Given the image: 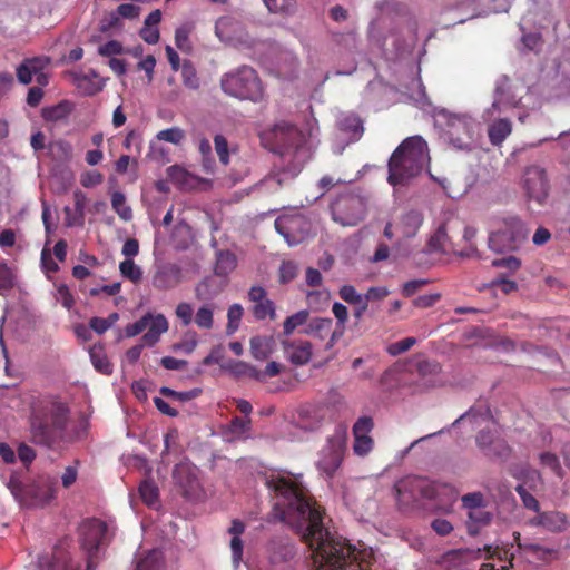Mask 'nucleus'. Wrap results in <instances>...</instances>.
Returning <instances> with one entry per match:
<instances>
[{
  "instance_id": "obj_26",
  "label": "nucleus",
  "mask_w": 570,
  "mask_h": 570,
  "mask_svg": "<svg viewBox=\"0 0 570 570\" xmlns=\"http://www.w3.org/2000/svg\"><path fill=\"white\" fill-rule=\"evenodd\" d=\"M237 266V258L229 250H222L217 254L215 264V274L218 276H227Z\"/></svg>"
},
{
  "instance_id": "obj_51",
  "label": "nucleus",
  "mask_w": 570,
  "mask_h": 570,
  "mask_svg": "<svg viewBox=\"0 0 570 570\" xmlns=\"http://www.w3.org/2000/svg\"><path fill=\"white\" fill-rule=\"evenodd\" d=\"M104 180L102 174L98 170H87L80 175V184L85 188H92L100 185Z\"/></svg>"
},
{
  "instance_id": "obj_61",
  "label": "nucleus",
  "mask_w": 570,
  "mask_h": 570,
  "mask_svg": "<svg viewBox=\"0 0 570 570\" xmlns=\"http://www.w3.org/2000/svg\"><path fill=\"white\" fill-rule=\"evenodd\" d=\"M13 285V276L9 266L4 262H0V289L11 288Z\"/></svg>"
},
{
  "instance_id": "obj_31",
  "label": "nucleus",
  "mask_w": 570,
  "mask_h": 570,
  "mask_svg": "<svg viewBox=\"0 0 570 570\" xmlns=\"http://www.w3.org/2000/svg\"><path fill=\"white\" fill-rule=\"evenodd\" d=\"M181 79L185 87L197 90L199 88V78L194 65L189 60H185L181 65Z\"/></svg>"
},
{
  "instance_id": "obj_27",
  "label": "nucleus",
  "mask_w": 570,
  "mask_h": 570,
  "mask_svg": "<svg viewBox=\"0 0 570 570\" xmlns=\"http://www.w3.org/2000/svg\"><path fill=\"white\" fill-rule=\"evenodd\" d=\"M468 531L470 534L478 533L481 527L487 525L491 521V513L483 508L472 509V511L468 512Z\"/></svg>"
},
{
  "instance_id": "obj_58",
  "label": "nucleus",
  "mask_w": 570,
  "mask_h": 570,
  "mask_svg": "<svg viewBox=\"0 0 570 570\" xmlns=\"http://www.w3.org/2000/svg\"><path fill=\"white\" fill-rule=\"evenodd\" d=\"M236 372L237 374L246 375L248 377H252L256 381H264V374L262 371L257 370L255 366L249 365L247 363H238L236 365Z\"/></svg>"
},
{
  "instance_id": "obj_3",
  "label": "nucleus",
  "mask_w": 570,
  "mask_h": 570,
  "mask_svg": "<svg viewBox=\"0 0 570 570\" xmlns=\"http://www.w3.org/2000/svg\"><path fill=\"white\" fill-rule=\"evenodd\" d=\"M426 158L428 145L422 137L404 139L390 157L387 181L392 186L405 185L422 171Z\"/></svg>"
},
{
  "instance_id": "obj_50",
  "label": "nucleus",
  "mask_w": 570,
  "mask_h": 570,
  "mask_svg": "<svg viewBox=\"0 0 570 570\" xmlns=\"http://www.w3.org/2000/svg\"><path fill=\"white\" fill-rule=\"evenodd\" d=\"M416 340L414 337H406L395 343H392L387 347V352L392 356H397L406 351H409L412 346H414Z\"/></svg>"
},
{
  "instance_id": "obj_45",
  "label": "nucleus",
  "mask_w": 570,
  "mask_h": 570,
  "mask_svg": "<svg viewBox=\"0 0 570 570\" xmlns=\"http://www.w3.org/2000/svg\"><path fill=\"white\" fill-rule=\"evenodd\" d=\"M497 438H498V435L495 434V432L488 430V429H483L478 433V435L475 438V442H476V445L479 446V449L483 453H485L489 450V448L492 445V443L495 441Z\"/></svg>"
},
{
  "instance_id": "obj_19",
  "label": "nucleus",
  "mask_w": 570,
  "mask_h": 570,
  "mask_svg": "<svg viewBox=\"0 0 570 570\" xmlns=\"http://www.w3.org/2000/svg\"><path fill=\"white\" fill-rule=\"evenodd\" d=\"M285 353L293 364L304 365L312 358V344L304 340L285 343Z\"/></svg>"
},
{
  "instance_id": "obj_10",
  "label": "nucleus",
  "mask_w": 570,
  "mask_h": 570,
  "mask_svg": "<svg viewBox=\"0 0 570 570\" xmlns=\"http://www.w3.org/2000/svg\"><path fill=\"white\" fill-rule=\"evenodd\" d=\"M57 487L55 479L40 478L27 484L22 505L29 508H42L56 498Z\"/></svg>"
},
{
  "instance_id": "obj_8",
  "label": "nucleus",
  "mask_w": 570,
  "mask_h": 570,
  "mask_svg": "<svg viewBox=\"0 0 570 570\" xmlns=\"http://www.w3.org/2000/svg\"><path fill=\"white\" fill-rule=\"evenodd\" d=\"M108 525L100 519H87L79 527L81 548L87 552V568L92 564V558L99 548L107 543Z\"/></svg>"
},
{
  "instance_id": "obj_16",
  "label": "nucleus",
  "mask_w": 570,
  "mask_h": 570,
  "mask_svg": "<svg viewBox=\"0 0 570 570\" xmlns=\"http://www.w3.org/2000/svg\"><path fill=\"white\" fill-rule=\"evenodd\" d=\"M530 523L542 527L550 532H562L568 527V519L564 513L559 511L539 512Z\"/></svg>"
},
{
  "instance_id": "obj_34",
  "label": "nucleus",
  "mask_w": 570,
  "mask_h": 570,
  "mask_svg": "<svg viewBox=\"0 0 570 570\" xmlns=\"http://www.w3.org/2000/svg\"><path fill=\"white\" fill-rule=\"evenodd\" d=\"M309 313L307 311H299L288 316L283 324V332L286 335L292 334L298 326L305 324L308 320Z\"/></svg>"
},
{
  "instance_id": "obj_48",
  "label": "nucleus",
  "mask_w": 570,
  "mask_h": 570,
  "mask_svg": "<svg viewBox=\"0 0 570 570\" xmlns=\"http://www.w3.org/2000/svg\"><path fill=\"white\" fill-rule=\"evenodd\" d=\"M215 150L218 155V158L223 165H228L229 163V151H228V142L223 135H216L214 138Z\"/></svg>"
},
{
  "instance_id": "obj_25",
  "label": "nucleus",
  "mask_w": 570,
  "mask_h": 570,
  "mask_svg": "<svg viewBox=\"0 0 570 570\" xmlns=\"http://www.w3.org/2000/svg\"><path fill=\"white\" fill-rule=\"evenodd\" d=\"M428 247L431 252H454V248L452 246V243L450 242L444 224L440 225L438 229L434 232V234L430 237L428 242Z\"/></svg>"
},
{
  "instance_id": "obj_13",
  "label": "nucleus",
  "mask_w": 570,
  "mask_h": 570,
  "mask_svg": "<svg viewBox=\"0 0 570 570\" xmlns=\"http://www.w3.org/2000/svg\"><path fill=\"white\" fill-rule=\"evenodd\" d=\"M173 479L184 498L194 500L199 497L202 488L194 466L184 462L176 464L173 471Z\"/></svg>"
},
{
  "instance_id": "obj_11",
  "label": "nucleus",
  "mask_w": 570,
  "mask_h": 570,
  "mask_svg": "<svg viewBox=\"0 0 570 570\" xmlns=\"http://www.w3.org/2000/svg\"><path fill=\"white\" fill-rule=\"evenodd\" d=\"M522 186L525 196L539 205H542L549 195V180L547 173L539 166H529L525 168L522 179Z\"/></svg>"
},
{
  "instance_id": "obj_17",
  "label": "nucleus",
  "mask_w": 570,
  "mask_h": 570,
  "mask_svg": "<svg viewBox=\"0 0 570 570\" xmlns=\"http://www.w3.org/2000/svg\"><path fill=\"white\" fill-rule=\"evenodd\" d=\"M333 322L331 318H322L317 317L311 321L308 324V330L306 331L308 334L324 341L327 340L325 347L331 348L336 343V341L341 337L338 336L337 330H332Z\"/></svg>"
},
{
  "instance_id": "obj_52",
  "label": "nucleus",
  "mask_w": 570,
  "mask_h": 570,
  "mask_svg": "<svg viewBox=\"0 0 570 570\" xmlns=\"http://www.w3.org/2000/svg\"><path fill=\"white\" fill-rule=\"evenodd\" d=\"M462 504L469 511L484 507V497L481 492H472L462 497Z\"/></svg>"
},
{
  "instance_id": "obj_57",
  "label": "nucleus",
  "mask_w": 570,
  "mask_h": 570,
  "mask_svg": "<svg viewBox=\"0 0 570 570\" xmlns=\"http://www.w3.org/2000/svg\"><path fill=\"white\" fill-rule=\"evenodd\" d=\"M122 45L117 40H109L98 48V53L102 57H112L122 53Z\"/></svg>"
},
{
  "instance_id": "obj_63",
  "label": "nucleus",
  "mask_w": 570,
  "mask_h": 570,
  "mask_svg": "<svg viewBox=\"0 0 570 570\" xmlns=\"http://www.w3.org/2000/svg\"><path fill=\"white\" fill-rule=\"evenodd\" d=\"M75 464L76 465L73 466H67L61 475V483L66 489L70 488L78 478L77 465L79 464V461H76Z\"/></svg>"
},
{
  "instance_id": "obj_5",
  "label": "nucleus",
  "mask_w": 570,
  "mask_h": 570,
  "mask_svg": "<svg viewBox=\"0 0 570 570\" xmlns=\"http://www.w3.org/2000/svg\"><path fill=\"white\" fill-rule=\"evenodd\" d=\"M222 90L232 97L259 101L264 89L257 72L248 66H242L235 71L225 73L220 80Z\"/></svg>"
},
{
  "instance_id": "obj_42",
  "label": "nucleus",
  "mask_w": 570,
  "mask_h": 570,
  "mask_svg": "<svg viewBox=\"0 0 570 570\" xmlns=\"http://www.w3.org/2000/svg\"><path fill=\"white\" fill-rule=\"evenodd\" d=\"M184 130L178 127H171L164 130H160L157 134V138L163 141L171 142L175 145H179L184 139Z\"/></svg>"
},
{
  "instance_id": "obj_24",
  "label": "nucleus",
  "mask_w": 570,
  "mask_h": 570,
  "mask_svg": "<svg viewBox=\"0 0 570 570\" xmlns=\"http://www.w3.org/2000/svg\"><path fill=\"white\" fill-rule=\"evenodd\" d=\"M89 355L97 372L105 375H110L112 373V364L109 362L105 347L101 344H95L89 350Z\"/></svg>"
},
{
  "instance_id": "obj_60",
  "label": "nucleus",
  "mask_w": 570,
  "mask_h": 570,
  "mask_svg": "<svg viewBox=\"0 0 570 570\" xmlns=\"http://www.w3.org/2000/svg\"><path fill=\"white\" fill-rule=\"evenodd\" d=\"M494 267H503L510 272H515L521 266V261L515 256H508L502 258H497L492 262Z\"/></svg>"
},
{
  "instance_id": "obj_4",
  "label": "nucleus",
  "mask_w": 570,
  "mask_h": 570,
  "mask_svg": "<svg viewBox=\"0 0 570 570\" xmlns=\"http://www.w3.org/2000/svg\"><path fill=\"white\" fill-rule=\"evenodd\" d=\"M397 501L403 505H416L422 500L434 502L441 509L455 501L453 489L446 484L430 482L417 476H407L395 484Z\"/></svg>"
},
{
  "instance_id": "obj_47",
  "label": "nucleus",
  "mask_w": 570,
  "mask_h": 570,
  "mask_svg": "<svg viewBox=\"0 0 570 570\" xmlns=\"http://www.w3.org/2000/svg\"><path fill=\"white\" fill-rule=\"evenodd\" d=\"M515 491L527 509L532 510L537 513L540 512V504L538 500L531 493H529L523 485H518L515 488Z\"/></svg>"
},
{
  "instance_id": "obj_30",
  "label": "nucleus",
  "mask_w": 570,
  "mask_h": 570,
  "mask_svg": "<svg viewBox=\"0 0 570 570\" xmlns=\"http://www.w3.org/2000/svg\"><path fill=\"white\" fill-rule=\"evenodd\" d=\"M119 271L122 277L129 279L130 282L137 284L142 278L141 268L135 264L131 258H127L119 264Z\"/></svg>"
},
{
  "instance_id": "obj_46",
  "label": "nucleus",
  "mask_w": 570,
  "mask_h": 570,
  "mask_svg": "<svg viewBox=\"0 0 570 570\" xmlns=\"http://www.w3.org/2000/svg\"><path fill=\"white\" fill-rule=\"evenodd\" d=\"M340 297L348 304H361L364 303L363 295L358 294L354 286L343 285L340 288Z\"/></svg>"
},
{
  "instance_id": "obj_6",
  "label": "nucleus",
  "mask_w": 570,
  "mask_h": 570,
  "mask_svg": "<svg viewBox=\"0 0 570 570\" xmlns=\"http://www.w3.org/2000/svg\"><path fill=\"white\" fill-rule=\"evenodd\" d=\"M529 236V229L524 223L515 216L503 219L502 227L492 232L489 236V247L497 252L518 250Z\"/></svg>"
},
{
  "instance_id": "obj_14",
  "label": "nucleus",
  "mask_w": 570,
  "mask_h": 570,
  "mask_svg": "<svg viewBox=\"0 0 570 570\" xmlns=\"http://www.w3.org/2000/svg\"><path fill=\"white\" fill-rule=\"evenodd\" d=\"M181 282V269L176 264L159 266L153 276V286L158 291H168L178 286Z\"/></svg>"
},
{
  "instance_id": "obj_1",
  "label": "nucleus",
  "mask_w": 570,
  "mask_h": 570,
  "mask_svg": "<svg viewBox=\"0 0 570 570\" xmlns=\"http://www.w3.org/2000/svg\"><path fill=\"white\" fill-rule=\"evenodd\" d=\"M267 488L274 493L268 521L289 525L312 550V570H365L360 552L324 525L325 510L301 483L271 475Z\"/></svg>"
},
{
  "instance_id": "obj_44",
  "label": "nucleus",
  "mask_w": 570,
  "mask_h": 570,
  "mask_svg": "<svg viewBox=\"0 0 570 570\" xmlns=\"http://www.w3.org/2000/svg\"><path fill=\"white\" fill-rule=\"evenodd\" d=\"M332 312L337 320L336 330L338 331V336H342L345 328V323L348 318L347 307L342 303L335 302L333 304Z\"/></svg>"
},
{
  "instance_id": "obj_12",
  "label": "nucleus",
  "mask_w": 570,
  "mask_h": 570,
  "mask_svg": "<svg viewBox=\"0 0 570 570\" xmlns=\"http://www.w3.org/2000/svg\"><path fill=\"white\" fill-rule=\"evenodd\" d=\"M35 570H77L69 553V541L60 540L51 553L38 557Z\"/></svg>"
},
{
  "instance_id": "obj_38",
  "label": "nucleus",
  "mask_w": 570,
  "mask_h": 570,
  "mask_svg": "<svg viewBox=\"0 0 570 570\" xmlns=\"http://www.w3.org/2000/svg\"><path fill=\"white\" fill-rule=\"evenodd\" d=\"M540 464L549 468L556 475L562 476L563 470L560 464L559 458L551 452H542L539 455Z\"/></svg>"
},
{
  "instance_id": "obj_21",
  "label": "nucleus",
  "mask_w": 570,
  "mask_h": 570,
  "mask_svg": "<svg viewBox=\"0 0 570 570\" xmlns=\"http://www.w3.org/2000/svg\"><path fill=\"white\" fill-rule=\"evenodd\" d=\"M512 131V124L508 118H499L488 127L489 140L493 146H501Z\"/></svg>"
},
{
  "instance_id": "obj_39",
  "label": "nucleus",
  "mask_w": 570,
  "mask_h": 570,
  "mask_svg": "<svg viewBox=\"0 0 570 570\" xmlns=\"http://www.w3.org/2000/svg\"><path fill=\"white\" fill-rule=\"evenodd\" d=\"M160 569V553L153 550L147 556L137 562L136 570H159Z\"/></svg>"
},
{
  "instance_id": "obj_56",
  "label": "nucleus",
  "mask_w": 570,
  "mask_h": 570,
  "mask_svg": "<svg viewBox=\"0 0 570 570\" xmlns=\"http://www.w3.org/2000/svg\"><path fill=\"white\" fill-rule=\"evenodd\" d=\"M297 169L274 171L268 176L267 181L275 183L278 186H283L288 180L293 179L297 175Z\"/></svg>"
},
{
  "instance_id": "obj_28",
  "label": "nucleus",
  "mask_w": 570,
  "mask_h": 570,
  "mask_svg": "<svg viewBox=\"0 0 570 570\" xmlns=\"http://www.w3.org/2000/svg\"><path fill=\"white\" fill-rule=\"evenodd\" d=\"M111 207L124 222H129L132 219V209L127 205L126 196L124 193L114 191L111 194Z\"/></svg>"
},
{
  "instance_id": "obj_29",
  "label": "nucleus",
  "mask_w": 570,
  "mask_h": 570,
  "mask_svg": "<svg viewBox=\"0 0 570 570\" xmlns=\"http://www.w3.org/2000/svg\"><path fill=\"white\" fill-rule=\"evenodd\" d=\"M250 353L255 360H266L271 354V340L264 336L252 337Z\"/></svg>"
},
{
  "instance_id": "obj_59",
  "label": "nucleus",
  "mask_w": 570,
  "mask_h": 570,
  "mask_svg": "<svg viewBox=\"0 0 570 570\" xmlns=\"http://www.w3.org/2000/svg\"><path fill=\"white\" fill-rule=\"evenodd\" d=\"M58 292V299L61 303V305L70 311L72 306L75 305V298L72 293L70 292L69 287L65 284H61L57 288Z\"/></svg>"
},
{
  "instance_id": "obj_7",
  "label": "nucleus",
  "mask_w": 570,
  "mask_h": 570,
  "mask_svg": "<svg viewBox=\"0 0 570 570\" xmlns=\"http://www.w3.org/2000/svg\"><path fill=\"white\" fill-rule=\"evenodd\" d=\"M330 208L333 220L342 226H355L364 219L366 214L365 199L353 191L337 195Z\"/></svg>"
},
{
  "instance_id": "obj_41",
  "label": "nucleus",
  "mask_w": 570,
  "mask_h": 570,
  "mask_svg": "<svg viewBox=\"0 0 570 570\" xmlns=\"http://www.w3.org/2000/svg\"><path fill=\"white\" fill-rule=\"evenodd\" d=\"M189 33H190V28L187 26H181L176 29L175 43H176L177 48L180 49L181 51L188 52L191 50Z\"/></svg>"
},
{
  "instance_id": "obj_64",
  "label": "nucleus",
  "mask_w": 570,
  "mask_h": 570,
  "mask_svg": "<svg viewBox=\"0 0 570 570\" xmlns=\"http://www.w3.org/2000/svg\"><path fill=\"white\" fill-rule=\"evenodd\" d=\"M389 294L390 291L384 286L370 287L363 298L368 304L370 301H381Z\"/></svg>"
},
{
  "instance_id": "obj_18",
  "label": "nucleus",
  "mask_w": 570,
  "mask_h": 570,
  "mask_svg": "<svg viewBox=\"0 0 570 570\" xmlns=\"http://www.w3.org/2000/svg\"><path fill=\"white\" fill-rule=\"evenodd\" d=\"M147 321V332L141 336V342L145 345L153 346L158 341L163 333L168 330V322L163 314L153 315L150 313L144 316Z\"/></svg>"
},
{
  "instance_id": "obj_53",
  "label": "nucleus",
  "mask_w": 570,
  "mask_h": 570,
  "mask_svg": "<svg viewBox=\"0 0 570 570\" xmlns=\"http://www.w3.org/2000/svg\"><path fill=\"white\" fill-rule=\"evenodd\" d=\"M175 314L184 326H188L193 322L194 309L189 303H179L176 306Z\"/></svg>"
},
{
  "instance_id": "obj_37",
  "label": "nucleus",
  "mask_w": 570,
  "mask_h": 570,
  "mask_svg": "<svg viewBox=\"0 0 570 570\" xmlns=\"http://www.w3.org/2000/svg\"><path fill=\"white\" fill-rule=\"evenodd\" d=\"M195 323L199 328L210 330L214 324L213 309L207 305L199 307L195 315Z\"/></svg>"
},
{
  "instance_id": "obj_2",
  "label": "nucleus",
  "mask_w": 570,
  "mask_h": 570,
  "mask_svg": "<svg viewBox=\"0 0 570 570\" xmlns=\"http://www.w3.org/2000/svg\"><path fill=\"white\" fill-rule=\"evenodd\" d=\"M69 406L57 400L41 401L29 417L30 442L47 449L63 440L69 422Z\"/></svg>"
},
{
  "instance_id": "obj_55",
  "label": "nucleus",
  "mask_w": 570,
  "mask_h": 570,
  "mask_svg": "<svg viewBox=\"0 0 570 570\" xmlns=\"http://www.w3.org/2000/svg\"><path fill=\"white\" fill-rule=\"evenodd\" d=\"M77 85L79 88L83 89L85 94L88 96L96 95L102 89V86L90 80L88 75L78 77Z\"/></svg>"
},
{
  "instance_id": "obj_32",
  "label": "nucleus",
  "mask_w": 570,
  "mask_h": 570,
  "mask_svg": "<svg viewBox=\"0 0 570 570\" xmlns=\"http://www.w3.org/2000/svg\"><path fill=\"white\" fill-rule=\"evenodd\" d=\"M159 393L163 396L171 397L179 402H187V401H191V400L196 399L202 393V390L193 389L189 391L177 392L175 390H171L170 387L163 386V387H160Z\"/></svg>"
},
{
  "instance_id": "obj_40",
  "label": "nucleus",
  "mask_w": 570,
  "mask_h": 570,
  "mask_svg": "<svg viewBox=\"0 0 570 570\" xmlns=\"http://www.w3.org/2000/svg\"><path fill=\"white\" fill-rule=\"evenodd\" d=\"M243 307L239 304H233L227 312L228 324L227 334H233L239 326L243 316Z\"/></svg>"
},
{
  "instance_id": "obj_43",
  "label": "nucleus",
  "mask_w": 570,
  "mask_h": 570,
  "mask_svg": "<svg viewBox=\"0 0 570 570\" xmlns=\"http://www.w3.org/2000/svg\"><path fill=\"white\" fill-rule=\"evenodd\" d=\"M374 445V441L370 435L354 436V452L357 455L364 456L368 454Z\"/></svg>"
},
{
  "instance_id": "obj_54",
  "label": "nucleus",
  "mask_w": 570,
  "mask_h": 570,
  "mask_svg": "<svg viewBox=\"0 0 570 570\" xmlns=\"http://www.w3.org/2000/svg\"><path fill=\"white\" fill-rule=\"evenodd\" d=\"M502 106H504V107L505 106L512 107V106H514V104L511 102V101L505 100L504 91L501 88H497L495 95H494V100H493V102L491 105V108H489L487 110V114L489 116H493V114L495 111L501 112L502 111Z\"/></svg>"
},
{
  "instance_id": "obj_49",
  "label": "nucleus",
  "mask_w": 570,
  "mask_h": 570,
  "mask_svg": "<svg viewBox=\"0 0 570 570\" xmlns=\"http://www.w3.org/2000/svg\"><path fill=\"white\" fill-rule=\"evenodd\" d=\"M374 428L373 419L370 416H362L353 425V436L370 435Z\"/></svg>"
},
{
  "instance_id": "obj_23",
  "label": "nucleus",
  "mask_w": 570,
  "mask_h": 570,
  "mask_svg": "<svg viewBox=\"0 0 570 570\" xmlns=\"http://www.w3.org/2000/svg\"><path fill=\"white\" fill-rule=\"evenodd\" d=\"M73 200L76 216L71 215V209L69 207H65L66 225L69 227L77 224L81 225L83 223L87 197L81 190H77L73 193Z\"/></svg>"
},
{
  "instance_id": "obj_33",
  "label": "nucleus",
  "mask_w": 570,
  "mask_h": 570,
  "mask_svg": "<svg viewBox=\"0 0 570 570\" xmlns=\"http://www.w3.org/2000/svg\"><path fill=\"white\" fill-rule=\"evenodd\" d=\"M139 493L147 505H153L158 500V488L151 480H144L139 485Z\"/></svg>"
},
{
  "instance_id": "obj_20",
  "label": "nucleus",
  "mask_w": 570,
  "mask_h": 570,
  "mask_svg": "<svg viewBox=\"0 0 570 570\" xmlns=\"http://www.w3.org/2000/svg\"><path fill=\"white\" fill-rule=\"evenodd\" d=\"M48 63V59L40 57L24 59L17 68V78L19 82L23 85L30 83L35 78V75L38 73L40 69H45Z\"/></svg>"
},
{
  "instance_id": "obj_36",
  "label": "nucleus",
  "mask_w": 570,
  "mask_h": 570,
  "mask_svg": "<svg viewBox=\"0 0 570 570\" xmlns=\"http://www.w3.org/2000/svg\"><path fill=\"white\" fill-rule=\"evenodd\" d=\"M511 448L502 438H497L484 455L489 458L507 459L510 455Z\"/></svg>"
},
{
  "instance_id": "obj_22",
  "label": "nucleus",
  "mask_w": 570,
  "mask_h": 570,
  "mask_svg": "<svg viewBox=\"0 0 570 570\" xmlns=\"http://www.w3.org/2000/svg\"><path fill=\"white\" fill-rule=\"evenodd\" d=\"M423 214L412 209L405 213L401 218L402 234L406 238L414 237L423 224Z\"/></svg>"
},
{
  "instance_id": "obj_15",
  "label": "nucleus",
  "mask_w": 570,
  "mask_h": 570,
  "mask_svg": "<svg viewBox=\"0 0 570 570\" xmlns=\"http://www.w3.org/2000/svg\"><path fill=\"white\" fill-rule=\"evenodd\" d=\"M267 551L272 562H287L296 554V547L289 538L275 537L269 540Z\"/></svg>"
},
{
  "instance_id": "obj_35",
  "label": "nucleus",
  "mask_w": 570,
  "mask_h": 570,
  "mask_svg": "<svg viewBox=\"0 0 570 570\" xmlns=\"http://www.w3.org/2000/svg\"><path fill=\"white\" fill-rule=\"evenodd\" d=\"M253 315L257 320H265L266 317H269L272 320L275 318L276 312L274 303L268 298L256 303L253 307Z\"/></svg>"
},
{
  "instance_id": "obj_62",
  "label": "nucleus",
  "mask_w": 570,
  "mask_h": 570,
  "mask_svg": "<svg viewBox=\"0 0 570 570\" xmlns=\"http://www.w3.org/2000/svg\"><path fill=\"white\" fill-rule=\"evenodd\" d=\"M429 283L428 279H413L403 284L402 294L405 297L413 296L417 291Z\"/></svg>"
},
{
  "instance_id": "obj_9",
  "label": "nucleus",
  "mask_w": 570,
  "mask_h": 570,
  "mask_svg": "<svg viewBox=\"0 0 570 570\" xmlns=\"http://www.w3.org/2000/svg\"><path fill=\"white\" fill-rule=\"evenodd\" d=\"M475 122L466 115H450L445 135L450 144L458 149H469L474 140Z\"/></svg>"
}]
</instances>
